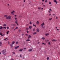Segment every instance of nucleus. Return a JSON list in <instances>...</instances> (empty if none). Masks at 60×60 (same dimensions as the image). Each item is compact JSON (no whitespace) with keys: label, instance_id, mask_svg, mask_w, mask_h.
<instances>
[{"label":"nucleus","instance_id":"nucleus-1","mask_svg":"<svg viewBox=\"0 0 60 60\" xmlns=\"http://www.w3.org/2000/svg\"><path fill=\"white\" fill-rule=\"evenodd\" d=\"M11 16L10 15L8 16V17H6V19H11Z\"/></svg>","mask_w":60,"mask_h":60},{"label":"nucleus","instance_id":"nucleus-2","mask_svg":"<svg viewBox=\"0 0 60 60\" xmlns=\"http://www.w3.org/2000/svg\"><path fill=\"white\" fill-rule=\"evenodd\" d=\"M41 26H42V28H45V26H44V25H45V24H44V22H43L42 24H41Z\"/></svg>","mask_w":60,"mask_h":60},{"label":"nucleus","instance_id":"nucleus-3","mask_svg":"<svg viewBox=\"0 0 60 60\" xmlns=\"http://www.w3.org/2000/svg\"><path fill=\"white\" fill-rule=\"evenodd\" d=\"M6 52V49H5L4 50H2V54H4Z\"/></svg>","mask_w":60,"mask_h":60},{"label":"nucleus","instance_id":"nucleus-4","mask_svg":"<svg viewBox=\"0 0 60 60\" xmlns=\"http://www.w3.org/2000/svg\"><path fill=\"white\" fill-rule=\"evenodd\" d=\"M15 13V11H12L11 12V14L12 15H14V13Z\"/></svg>","mask_w":60,"mask_h":60},{"label":"nucleus","instance_id":"nucleus-5","mask_svg":"<svg viewBox=\"0 0 60 60\" xmlns=\"http://www.w3.org/2000/svg\"><path fill=\"white\" fill-rule=\"evenodd\" d=\"M33 47H32L31 49H30L28 50L30 52L32 51H33Z\"/></svg>","mask_w":60,"mask_h":60},{"label":"nucleus","instance_id":"nucleus-6","mask_svg":"<svg viewBox=\"0 0 60 60\" xmlns=\"http://www.w3.org/2000/svg\"><path fill=\"white\" fill-rule=\"evenodd\" d=\"M18 21L17 20H16L15 22V24H17V25L18 26L19 25V24H18Z\"/></svg>","mask_w":60,"mask_h":60},{"label":"nucleus","instance_id":"nucleus-7","mask_svg":"<svg viewBox=\"0 0 60 60\" xmlns=\"http://www.w3.org/2000/svg\"><path fill=\"white\" fill-rule=\"evenodd\" d=\"M36 30V31L37 32H39L40 31V30H39V29L38 28H37V29Z\"/></svg>","mask_w":60,"mask_h":60},{"label":"nucleus","instance_id":"nucleus-8","mask_svg":"<svg viewBox=\"0 0 60 60\" xmlns=\"http://www.w3.org/2000/svg\"><path fill=\"white\" fill-rule=\"evenodd\" d=\"M10 45L11 46V48H13V46H12L13 45V44H11Z\"/></svg>","mask_w":60,"mask_h":60},{"label":"nucleus","instance_id":"nucleus-9","mask_svg":"<svg viewBox=\"0 0 60 60\" xmlns=\"http://www.w3.org/2000/svg\"><path fill=\"white\" fill-rule=\"evenodd\" d=\"M53 1L54 2H55V3H56V4H57L58 2L56 1V0H54Z\"/></svg>","mask_w":60,"mask_h":60},{"label":"nucleus","instance_id":"nucleus-10","mask_svg":"<svg viewBox=\"0 0 60 60\" xmlns=\"http://www.w3.org/2000/svg\"><path fill=\"white\" fill-rule=\"evenodd\" d=\"M19 46H17L16 47H15V49H18V48H19Z\"/></svg>","mask_w":60,"mask_h":60},{"label":"nucleus","instance_id":"nucleus-11","mask_svg":"<svg viewBox=\"0 0 60 60\" xmlns=\"http://www.w3.org/2000/svg\"><path fill=\"white\" fill-rule=\"evenodd\" d=\"M32 37H31V36L30 35H29L28 36V37L27 38L28 39H29V38H31Z\"/></svg>","mask_w":60,"mask_h":60},{"label":"nucleus","instance_id":"nucleus-12","mask_svg":"<svg viewBox=\"0 0 60 60\" xmlns=\"http://www.w3.org/2000/svg\"><path fill=\"white\" fill-rule=\"evenodd\" d=\"M36 24H37V25H39V22L38 21H37Z\"/></svg>","mask_w":60,"mask_h":60},{"label":"nucleus","instance_id":"nucleus-13","mask_svg":"<svg viewBox=\"0 0 60 60\" xmlns=\"http://www.w3.org/2000/svg\"><path fill=\"white\" fill-rule=\"evenodd\" d=\"M49 33H47L46 34H45V36H47L48 35H49Z\"/></svg>","mask_w":60,"mask_h":60},{"label":"nucleus","instance_id":"nucleus-14","mask_svg":"<svg viewBox=\"0 0 60 60\" xmlns=\"http://www.w3.org/2000/svg\"><path fill=\"white\" fill-rule=\"evenodd\" d=\"M52 41H57L56 40H55V39H52Z\"/></svg>","mask_w":60,"mask_h":60},{"label":"nucleus","instance_id":"nucleus-15","mask_svg":"<svg viewBox=\"0 0 60 60\" xmlns=\"http://www.w3.org/2000/svg\"><path fill=\"white\" fill-rule=\"evenodd\" d=\"M0 35H1V36H4V35H3L2 33H1L0 32Z\"/></svg>","mask_w":60,"mask_h":60},{"label":"nucleus","instance_id":"nucleus-16","mask_svg":"<svg viewBox=\"0 0 60 60\" xmlns=\"http://www.w3.org/2000/svg\"><path fill=\"white\" fill-rule=\"evenodd\" d=\"M26 41H30V39H27L26 40Z\"/></svg>","mask_w":60,"mask_h":60},{"label":"nucleus","instance_id":"nucleus-17","mask_svg":"<svg viewBox=\"0 0 60 60\" xmlns=\"http://www.w3.org/2000/svg\"><path fill=\"white\" fill-rule=\"evenodd\" d=\"M29 29H31L32 28V26H30L29 27Z\"/></svg>","mask_w":60,"mask_h":60},{"label":"nucleus","instance_id":"nucleus-18","mask_svg":"<svg viewBox=\"0 0 60 60\" xmlns=\"http://www.w3.org/2000/svg\"><path fill=\"white\" fill-rule=\"evenodd\" d=\"M2 43L1 42H0V46H2Z\"/></svg>","mask_w":60,"mask_h":60},{"label":"nucleus","instance_id":"nucleus-19","mask_svg":"<svg viewBox=\"0 0 60 60\" xmlns=\"http://www.w3.org/2000/svg\"><path fill=\"white\" fill-rule=\"evenodd\" d=\"M22 50H23V49H20L19 50V51H20V52L22 51Z\"/></svg>","mask_w":60,"mask_h":60},{"label":"nucleus","instance_id":"nucleus-20","mask_svg":"<svg viewBox=\"0 0 60 60\" xmlns=\"http://www.w3.org/2000/svg\"><path fill=\"white\" fill-rule=\"evenodd\" d=\"M37 34V33L36 32H35L33 33V34L34 35V34Z\"/></svg>","mask_w":60,"mask_h":60},{"label":"nucleus","instance_id":"nucleus-21","mask_svg":"<svg viewBox=\"0 0 60 60\" xmlns=\"http://www.w3.org/2000/svg\"><path fill=\"white\" fill-rule=\"evenodd\" d=\"M41 39H42L43 40H45V38L42 37L41 38Z\"/></svg>","mask_w":60,"mask_h":60},{"label":"nucleus","instance_id":"nucleus-22","mask_svg":"<svg viewBox=\"0 0 60 60\" xmlns=\"http://www.w3.org/2000/svg\"><path fill=\"white\" fill-rule=\"evenodd\" d=\"M3 27L2 26H0V29H2V28H3Z\"/></svg>","mask_w":60,"mask_h":60},{"label":"nucleus","instance_id":"nucleus-23","mask_svg":"<svg viewBox=\"0 0 60 60\" xmlns=\"http://www.w3.org/2000/svg\"><path fill=\"white\" fill-rule=\"evenodd\" d=\"M14 43H15V41H13L12 42V44H14Z\"/></svg>","mask_w":60,"mask_h":60},{"label":"nucleus","instance_id":"nucleus-24","mask_svg":"<svg viewBox=\"0 0 60 60\" xmlns=\"http://www.w3.org/2000/svg\"><path fill=\"white\" fill-rule=\"evenodd\" d=\"M8 15H5L4 16V17H8Z\"/></svg>","mask_w":60,"mask_h":60},{"label":"nucleus","instance_id":"nucleus-25","mask_svg":"<svg viewBox=\"0 0 60 60\" xmlns=\"http://www.w3.org/2000/svg\"><path fill=\"white\" fill-rule=\"evenodd\" d=\"M9 32H10V31H7V34H8L9 33Z\"/></svg>","mask_w":60,"mask_h":60},{"label":"nucleus","instance_id":"nucleus-26","mask_svg":"<svg viewBox=\"0 0 60 60\" xmlns=\"http://www.w3.org/2000/svg\"><path fill=\"white\" fill-rule=\"evenodd\" d=\"M33 26H35V27H36V26L34 24H33Z\"/></svg>","mask_w":60,"mask_h":60},{"label":"nucleus","instance_id":"nucleus-27","mask_svg":"<svg viewBox=\"0 0 60 60\" xmlns=\"http://www.w3.org/2000/svg\"><path fill=\"white\" fill-rule=\"evenodd\" d=\"M3 26H6V24H4L3 25Z\"/></svg>","mask_w":60,"mask_h":60},{"label":"nucleus","instance_id":"nucleus-28","mask_svg":"<svg viewBox=\"0 0 60 60\" xmlns=\"http://www.w3.org/2000/svg\"><path fill=\"white\" fill-rule=\"evenodd\" d=\"M12 53L13 54H15V52H13Z\"/></svg>","mask_w":60,"mask_h":60},{"label":"nucleus","instance_id":"nucleus-29","mask_svg":"<svg viewBox=\"0 0 60 60\" xmlns=\"http://www.w3.org/2000/svg\"><path fill=\"white\" fill-rule=\"evenodd\" d=\"M48 43L49 45H50V42H49Z\"/></svg>","mask_w":60,"mask_h":60},{"label":"nucleus","instance_id":"nucleus-30","mask_svg":"<svg viewBox=\"0 0 60 60\" xmlns=\"http://www.w3.org/2000/svg\"><path fill=\"white\" fill-rule=\"evenodd\" d=\"M49 57H48L47 58V60H49Z\"/></svg>","mask_w":60,"mask_h":60},{"label":"nucleus","instance_id":"nucleus-31","mask_svg":"<svg viewBox=\"0 0 60 60\" xmlns=\"http://www.w3.org/2000/svg\"><path fill=\"white\" fill-rule=\"evenodd\" d=\"M52 19V18H50L49 19V20H51Z\"/></svg>","mask_w":60,"mask_h":60},{"label":"nucleus","instance_id":"nucleus-32","mask_svg":"<svg viewBox=\"0 0 60 60\" xmlns=\"http://www.w3.org/2000/svg\"><path fill=\"white\" fill-rule=\"evenodd\" d=\"M11 26H15V24H11Z\"/></svg>","mask_w":60,"mask_h":60},{"label":"nucleus","instance_id":"nucleus-33","mask_svg":"<svg viewBox=\"0 0 60 60\" xmlns=\"http://www.w3.org/2000/svg\"><path fill=\"white\" fill-rule=\"evenodd\" d=\"M33 31H35V28H34L33 29Z\"/></svg>","mask_w":60,"mask_h":60},{"label":"nucleus","instance_id":"nucleus-34","mask_svg":"<svg viewBox=\"0 0 60 60\" xmlns=\"http://www.w3.org/2000/svg\"><path fill=\"white\" fill-rule=\"evenodd\" d=\"M29 28H28L26 27V30H28Z\"/></svg>","mask_w":60,"mask_h":60},{"label":"nucleus","instance_id":"nucleus-35","mask_svg":"<svg viewBox=\"0 0 60 60\" xmlns=\"http://www.w3.org/2000/svg\"><path fill=\"white\" fill-rule=\"evenodd\" d=\"M42 44H44V45H46V43H42Z\"/></svg>","mask_w":60,"mask_h":60},{"label":"nucleus","instance_id":"nucleus-36","mask_svg":"<svg viewBox=\"0 0 60 60\" xmlns=\"http://www.w3.org/2000/svg\"><path fill=\"white\" fill-rule=\"evenodd\" d=\"M21 30H19V32H21Z\"/></svg>","mask_w":60,"mask_h":60},{"label":"nucleus","instance_id":"nucleus-37","mask_svg":"<svg viewBox=\"0 0 60 60\" xmlns=\"http://www.w3.org/2000/svg\"><path fill=\"white\" fill-rule=\"evenodd\" d=\"M49 4H51V2H49Z\"/></svg>","mask_w":60,"mask_h":60},{"label":"nucleus","instance_id":"nucleus-38","mask_svg":"<svg viewBox=\"0 0 60 60\" xmlns=\"http://www.w3.org/2000/svg\"><path fill=\"white\" fill-rule=\"evenodd\" d=\"M48 2V0H46L45 1V2Z\"/></svg>","mask_w":60,"mask_h":60},{"label":"nucleus","instance_id":"nucleus-39","mask_svg":"<svg viewBox=\"0 0 60 60\" xmlns=\"http://www.w3.org/2000/svg\"><path fill=\"white\" fill-rule=\"evenodd\" d=\"M51 14H50L49 15V16H51Z\"/></svg>","mask_w":60,"mask_h":60},{"label":"nucleus","instance_id":"nucleus-40","mask_svg":"<svg viewBox=\"0 0 60 60\" xmlns=\"http://www.w3.org/2000/svg\"><path fill=\"white\" fill-rule=\"evenodd\" d=\"M38 9H41V7H39L38 8Z\"/></svg>","mask_w":60,"mask_h":60},{"label":"nucleus","instance_id":"nucleus-41","mask_svg":"<svg viewBox=\"0 0 60 60\" xmlns=\"http://www.w3.org/2000/svg\"><path fill=\"white\" fill-rule=\"evenodd\" d=\"M16 44H18V42H16Z\"/></svg>","mask_w":60,"mask_h":60},{"label":"nucleus","instance_id":"nucleus-42","mask_svg":"<svg viewBox=\"0 0 60 60\" xmlns=\"http://www.w3.org/2000/svg\"><path fill=\"white\" fill-rule=\"evenodd\" d=\"M8 44H10V42L9 41H8Z\"/></svg>","mask_w":60,"mask_h":60},{"label":"nucleus","instance_id":"nucleus-43","mask_svg":"<svg viewBox=\"0 0 60 60\" xmlns=\"http://www.w3.org/2000/svg\"><path fill=\"white\" fill-rule=\"evenodd\" d=\"M30 24H32V22H30Z\"/></svg>","mask_w":60,"mask_h":60},{"label":"nucleus","instance_id":"nucleus-44","mask_svg":"<svg viewBox=\"0 0 60 60\" xmlns=\"http://www.w3.org/2000/svg\"><path fill=\"white\" fill-rule=\"evenodd\" d=\"M5 29H6V27H3Z\"/></svg>","mask_w":60,"mask_h":60},{"label":"nucleus","instance_id":"nucleus-45","mask_svg":"<svg viewBox=\"0 0 60 60\" xmlns=\"http://www.w3.org/2000/svg\"><path fill=\"white\" fill-rule=\"evenodd\" d=\"M18 27H17L15 28V29H18Z\"/></svg>","mask_w":60,"mask_h":60},{"label":"nucleus","instance_id":"nucleus-46","mask_svg":"<svg viewBox=\"0 0 60 60\" xmlns=\"http://www.w3.org/2000/svg\"><path fill=\"white\" fill-rule=\"evenodd\" d=\"M15 20H16V19H17V18H15Z\"/></svg>","mask_w":60,"mask_h":60},{"label":"nucleus","instance_id":"nucleus-47","mask_svg":"<svg viewBox=\"0 0 60 60\" xmlns=\"http://www.w3.org/2000/svg\"><path fill=\"white\" fill-rule=\"evenodd\" d=\"M13 28H14V27H12L11 28V29H13Z\"/></svg>","mask_w":60,"mask_h":60},{"label":"nucleus","instance_id":"nucleus-48","mask_svg":"<svg viewBox=\"0 0 60 60\" xmlns=\"http://www.w3.org/2000/svg\"><path fill=\"white\" fill-rule=\"evenodd\" d=\"M7 29H9V27H7Z\"/></svg>","mask_w":60,"mask_h":60},{"label":"nucleus","instance_id":"nucleus-49","mask_svg":"<svg viewBox=\"0 0 60 60\" xmlns=\"http://www.w3.org/2000/svg\"><path fill=\"white\" fill-rule=\"evenodd\" d=\"M56 19H58V17H56Z\"/></svg>","mask_w":60,"mask_h":60},{"label":"nucleus","instance_id":"nucleus-50","mask_svg":"<svg viewBox=\"0 0 60 60\" xmlns=\"http://www.w3.org/2000/svg\"><path fill=\"white\" fill-rule=\"evenodd\" d=\"M22 56H21V55H20V57H22Z\"/></svg>","mask_w":60,"mask_h":60},{"label":"nucleus","instance_id":"nucleus-51","mask_svg":"<svg viewBox=\"0 0 60 60\" xmlns=\"http://www.w3.org/2000/svg\"><path fill=\"white\" fill-rule=\"evenodd\" d=\"M29 32H28V31H27V33H29Z\"/></svg>","mask_w":60,"mask_h":60},{"label":"nucleus","instance_id":"nucleus-52","mask_svg":"<svg viewBox=\"0 0 60 60\" xmlns=\"http://www.w3.org/2000/svg\"><path fill=\"white\" fill-rule=\"evenodd\" d=\"M24 34H22V36H23V35H24Z\"/></svg>","mask_w":60,"mask_h":60},{"label":"nucleus","instance_id":"nucleus-53","mask_svg":"<svg viewBox=\"0 0 60 60\" xmlns=\"http://www.w3.org/2000/svg\"><path fill=\"white\" fill-rule=\"evenodd\" d=\"M6 39H7V38H5L4 39V40H6Z\"/></svg>","mask_w":60,"mask_h":60},{"label":"nucleus","instance_id":"nucleus-54","mask_svg":"<svg viewBox=\"0 0 60 60\" xmlns=\"http://www.w3.org/2000/svg\"><path fill=\"white\" fill-rule=\"evenodd\" d=\"M26 35H28V34H26Z\"/></svg>","mask_w":60,"mask_h":60},{"label":"nucleus","instance_id":"nucleus-55","mask_svg":"<svg viewBox=\"0 0 60 60\" xmlns=\"http://www.w3.org/2000/svg\"><path fill=\"white\" fill-rule=\"evenodd\" d=\"M57 31H59V29H57Z\"/></svg>","mask_w":60,"mask_h":60},{"label":"nucleus","instance_id":"nucleus-56","mask_svg":"<svg viewBox=\"0 0 60 60\" xmlns=\"http://www.w3.org/2000/svg\"><path fill=\"white\" fill-rule=\"evenodd\" d=\"M49 10L51 11L52 10L51 9H49Z\"/></svg>","mask_w":60,"mask_h":60},{"label":"nucleus","instance_id":"nucleus-57","mask_svg":"<svg viewBox=\"0 0 60 60\" xmlns=\"http://www.w3.org/2000/svg\"><path fill=\"white\" fill-rule=\"evenodd\" d=\"M44 0H42V2H44Z\"/></svg>","mask_w":60,"mask_h":60},{"label":"nucleus","instance_id":"nucleus-58","mask_svg":"<svg viewBox=\"0 0 60 60\" xmlns=\"http://www.w3.org/2000/svg\"><path fill=\"white\" fill-rule=\"evenodd\" d=\"M46 41H49L48 40H47Z\"/></svg>","mask_w":60,"mask_h":60},{"label":"nucleus","instance_id":"nucleus-59","mask_svg":"<svg viewBox=\"0 0 60 60\" xmlns=\"http://www.w3.org/2000/svg\"><path fill=\"white\" fill-rule=\"evenodd\" d=\"M49 12L50 13V11H49Z\"/></svg>","mask_w":60,"mask_h":60},{"label":"nucleus","instance_id":"nucleus-60","mask_svg":"<svg viewBox=\"0 0 60 60\" xmlns=\"http://www.w3.org/2000/svg\"><path fill=\"white\" fill-rule=\"evenodd\" d=\"M39 43H40V42H38V44H39Z\"/></svg>","mask_w":60,"mask_h":60},{"label":"nucleus","instance_id":"nucleus-61","mask_svg":"<svg viewBox=\"0 0 60 60\" xmlns=\"http://www.w3.org/2000/svg\"><path fill=\"white\" fill-rule=\"evenodd\" d=\"M26 49V48H24V49Z\"/></svg>","mask_w":60,"mask_h":60},{"label":"nucleus","instance_id":"nucleus-62","mask_svg":"<svg viewBox=\"0 0 60 60\" xmlns=\"http://www.w3.org/2000/svg\"><path fill=\"white\" fill-rule=\"evenodd\" d=\"M24 2H25V0H24Z\"/></svg>","mask_w":60,"mask_h":60},{"label":"nucleus","instance_id":"nucleus-63","mask_svg":"<svg viewBox=\"0 0 60 60\" xmlns=\"http://www.w3.org/2000/svg\"><path fill=\"white\" fill-rule=\"evenodd\" d=\"M8 6H9V4H8Z\"/></svg>","mask_w":60,"mask_h":60},{"label":"nucleus","instance_id":"nucleus-64","mask_svg":"<svg viewBox=\"0 0 60 60\" xmlns=\"http://www.w3.org/2000/svg\"><path fill=\"white\" fill-rule=\"evenodd\" d=\"M15 17H16V15H15Z\"/></svg>","mask_w":60,"mask_h":60}]
</instances>
